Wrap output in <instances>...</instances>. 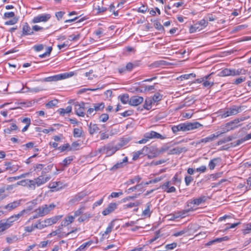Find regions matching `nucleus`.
Wrapping results in <instances>:
<instances>
[{
  "mask_svg": "<svg viewBox=\"0 0 251 251\" xmlns=\"http://www.w3.org/2000/svg\"><path fill=\"white\" fill-rule=\"evenodd\" d=\"M50 178V175H40L34 179H26L19 181L16 185L27 186L30 189L35 190L36 187H39L45 184Z\"/></svg>",
  "mask_w": 251,
  "mask_h": 251,
  "instance_id": "nucleus-1",
  "label": "nucleus"
},
{
  "mask_svg": "<svg viewBox=\"0 0 251 251\" xmlns=\"http://www.w3.org/2000/svg\"><path fill=\"white\" fill-rule=\"evenodd\" d=\"M241 107L233 105L219 112V116L221 118H226L230 116L235 115L241 111Z\"/></svg>",
  "mask_w": 251,
  "mask_h": 251,
  "instance_id": "nucleus-2",
  "label": "nucleus"
},
{
  "mask_svg": "<svg viewBox=\"0 0 251 251\" xmlns=\"http://www.w3.org/2000/svg\"><path fill=\"white\" fill-rule=\"evenodd\" d=\"M243 119H235L233 121H230L226 123L225 125L222 126V129L223 132H221L222 134L223 133H226L230 130H234L235 128L238 127L240 126V125L239 124V122L243 121Z\"/></svg>",
  "mask_w": 251,
  "mask_h": 251,
  "instance_id": "nucleus-3",
  "label": "nucleus"
},
{
  "mask_svg": "<svg viewBox=\"0 0 251 251\" xmlns=\"http://www.w3.org/2000/svg\"><path fill=\"white\" fill-rule=\"evenodd\" d=\"M119 149L117 146L108 144L99 149V151L102 154H105L107 156H111Z\"/></svg>",
  "mask_w": 251,
  "mask_h": 251,
  "instance_id": "nucleus-4",
  "label": "nucleus"
},
{
  "mask_svg": "<svg viewBox=\"0 0 251 251\" xmlns=\"http://www.w3.org/2000/svg\"><path fill=\"white\" fill-rule=\"evenodd\" d=\"M151 151V149L147 146H145L140 151L133 152L132 160H136L139 157L148 155L149 158H151L152 156L148 155L149 152Z\"/></svg>",
  "mask_w": 251,
  "mask_h": 251,
  "instance_id": "nucleus-5",
  "label": "nucleus"
},
{
  "mask_svg": "<svg viewBox=\"0 0 251 251\" xmlns=\"http://www.w3.org/2000/svg\"><path fill=\"white\" fill-rule=\"evenodd\" d=\"M56 207V205L54 203L50 204H44L39 206L37 209L39 211L42 217L45 216L48 214Z\"/></svg>",
  "mask_w": 251,
  "mask_h": 251,
  "instance_id": "nucleus-6",
  "label": "nucleus"
},
{
  "mask_svg": "<svg viewBox=\"0 0 251 251\" xmlns=\"http://www.w3.org/2000/svg\"><path fill=\"white\" fill-rule=\"evenodd\" d=\"M222 134V133H219V132H217L215 134H212L210 136L206 137L204 138L201 139V140L195 142L196 145H198L201 144H206L208 142H212L217 138L220 135ZM195 143H193L192 144L194 145Z\"/></svg>",
  "mask_w": 251,
  "mask_h": 251,
  "instance_id": "nucleus-7",
  "label": "nucleus"
},
{
  "mask_svg": "<svg viewBox=\"0 0 251 251\" xmlns=\"http://www.w3.org/2000/svg\"><path fill=\"white\" fill-rule=\"evenodd\" d=\"M75 114L79 117L85 116V103L83 102H76L74 103Z\"/></svg>",
  "mask_w": 251,
  "mask_h": 251,
  "instance_id": "nucleus-8",
  "label": "nucleus"
},
{
  "mask_svg": "<svg viewBox=\"0 0 251 251\" xmlns=\"http://www.w3.org/2000/svg\"><path fill=\"white\" fill-rule=\"evenodd\" d=\"M51 18L50 14H43L34 17L32 20V23H38L40 22H46Z\"/></svg>",
  "mask_w": 251,
  "mask_h": 251,
  "instance_id": "nucleus-9",
  "label": "nucleus"
},
{
  "mask_svg": "<svg viewBox=\"0 0 251 251\" xmlns=\"http://www.w3.org/2000/svg\"><path fill=\"white\" fill-rule=\"evenodd\" d=\"M69 74H63L60 75H57L51 76H49L47 77H45L43 79V81L44 82H51V81H56L57 80H59L62 79L66 78L68 77Z\"/></svg>",
  "mask_w": 251,
  "mask_h": 251,
  "instance_id": "nucleus-10",
  "label": "nucleus"
},
{
  "mask_svg": "<svg viewBox=\"0 0 251 251\" xmlns=\"http://www.w3.org/2000/svg\"><path fill=\"white\" fill-rule=\"evenodd\" d=\"M87 193L86 191H82L78 193L77 194L75 195L71 200H70V202L71 203H78L86 196H87Z\"/></svg>",
  "mask_w": 251,
  "mask_h": 251,
  "instance_id": "nucleus-11",
  "label": "nucleus"
},
{
  "mask_svg": "<svg viewBox=\"0 0 251 251\" xmlns=\"http://www.w3.org/2000/svg\"><path fill=\"white\" fill-rule=\"evenodd\" d=\"M100 127L103 128V131L106 130V126L104 125H102L99 126V125L97 124H92L91 123L89 126V133L92 135L95 133L99 132L100 129Z\"/></svg>",
  "mask_w": 251,
  "mask_h": 251,
  "instance_id": "nucleus-12",
  "label": "nucleus"
},
{
  "mask_svg": "<svg viewBox=\"0 0 251 251\" xmlns=\"http://www.w3.org/2000/svg\"><path fill=\"white\" fill-rule=\"evenodd\" d=\"M171 181H167L161 185L159 187L160 188L167 193H174L176 191V189L174 186H171Z\"/></svg>",
  "mask_w": 251,
  "mask_h": 251,
  "instance_id": "nucleus-13",
  "label": "nucleus"
},
{
  "mask_svg": "<svg viewBox=\"0 0 251 251\" xmlns=\"http://www.w3.org/2000/svg\"><path fill=\"white\" fill-rule=\"evenodd\" d=\"M194 206L195 205L192 200L188 201L186 203L185 209L181 212V215L184 216V215L188 213L195 211L196 208H194Z\"/></svg>",
  "mask_w": 251,
  "mask_h": 251,
  "instance_id": "nucleus-14",
  "label": "nucleus"
},
{
  "mask_svg": "<svg viewBox=\"0 0 251 251\" xmlns=\"http://www.w3.org/2000/svg\"><path fill=\"white\" fill-rule=\"evenodd\" d=\"M22 216H23V211H20L17 214L13 215L4 220L10 227L13 225L14 222L17 221Z\"/></svg>",
  "mask_w": 251,
  "mask_h": 251,
  "instance_id": "nucleus-15",
  "label": "nucleus"
},
{
  "mask_svg": "<svg viewBox=\"0 0 251 251\" xmlns=\"http://www.w3.org/2000/svg\"><path fill=\"white\" fill-rule=\"evenodd\" d=\"M144 137L149 139H165V137L159 133H157L154 131H151L150 132H146Z\"/></svg>",
  "mask_w": 251,
  "mask_h": 251,
  "instance_id": "nucleus-16",
  "label": "nucleus"
},
{
  "mask_svg": "<svg viewBox=\"0 0 251 251\" xmlns=\"http://www.w3.org/2000/svg\"><path fill=\"white\" fill-rule=\"evenodd\" d=\"M62 215H57L50 218L46 219L44 220L45 226L47 227L52 225L56 224L58 221L62 218Z\"/></svg>",
  "mask_w": 251,
  "mask_h": 251,
  "instance_id": "nucleus-17",
  "label": "nucleus"
},
{
  "mask_svg": "<svg viewBox=\"0 0 251 251\" xmlns=\"http://www.w3.org/2000/svg\"><path fill=\"white\" fill-rule=\"evenodd\" d=\"M144 99L142 97L134 96L131 97L129 101V104L132 106H137L143 101Z\"/></svg>",
  "mask_w": 251,
  "mask_h": 251,
  "instance_id": "nucleus-18",
  "label": "nucleus"
},
{
  "mask_svg": "<svg viewBox=\"0 0 251 251\" xmlns=\"http://www.w3.org/2000/svg\"><path fill=\"white\" fill-rule=\"evenodd\" d=\"M34 33L32 31V27H30L27 23H25L22 27V36L33 35Z\"/></svg>",
  "mask_w": 251,
  "mask_h": 251,
  "instance_id": "nucleus-19",
  "label": "nucleus"
},
{
  "mask_svg": "<svg viewBox=\"0 0 251 251\" xmlns=\"http://www.w3.org/2000/svg\"><path fill=\"white\" fill-rule=\"evenodd\" d=\"M21 200L14 201L5 205L3 208L9 211H12L19 206L21 204Z\"/></svg>",
  "mask_w": 251,
  "mask_h": 251,
  "instance_id": "nucleus-20",
  "label": "nucleus"
},
{
  "mask_svg": "<svg viewBox=\"0 0 251 251\" xmlns=\"http://www.w3.org/2000/svg\"><path fill=\"white\" fill-rule=\"evenodd\" d=\"M117 208V204L116 203H110L108 204V206L102 211V214L104 216H106L113 212Z\"/></svg>",
  "mask_w": 251,
  "mask_h": 251,
  "instance_id": "nucleus-21",
  "label": "nucleus"
},
{
  "mask_svg": "<svg viewBox=\"0 0 251 251\" xmlns=\"http://www.w3.org/2000/svg\"><path fill=\"white\" fill-rule=\"evenodd\" d=\"M5 166L6 170L9 171L12 173L16 172L20 168V166L17 164H13L11 162H6L4 164Z\"/></svg>",
  "mask_w": 251,
  "mask_h": 251,
  "instance_id": "nucleus-22",
  "label": "nucleus"
},
{
  "mask_svg": "<svg viewBox=\"0 0 251 251\" xmlns=\"http://www.w3.org/2000/svg\"><path fill=\"white\" fill-rule=\"evenodd\" d=\"M62 183L60 181H54L51 182L49 183V187L50 189H52L53 191H59L60 190L62 186Z\"/></svg>",
  "mask_w": 251,
  "mask_h": 251,
  "instance_id": "nucleus-23",
  "label": "nucleus"
},
{
  "mask_svg": "<svg viewBox=\"0 0 251 251\" xmlns=\"http://www.w3.org/2000/svg\"><path fill=\"white\" fill-rule=\"evenodd\" d=\"M127 162V157H125L122 162H117L110 169V171H115L117 169L122 168L126 165Z\"/></svg>",
  "mask_w": 251,
  "mask_h": 251,
  "instance_id": "nucleus-24",
  "label": "nucleus"
},
{
  "mask_svg": "<svg viewBox=\"0 0 251 251\" xmlns=\"http://www.w3.org/2000/svg\"><path fill=\"white\" fill-rule=\"evenodd\" d=\"M221 160L220 157H216L211 159L208 164L209 169L211 170H214L215 166L221 163Z\"/></svg>",
  "mask_w": 251,
  "mask_h": 251,
  "instance_id": "nucleus-25",
  "label": "nucleus"
},
{
  "mask_svg": "<svg viewBox=\"0 0 251 251\" xmlns=\"http://www.w3.org/2000/svg\"><path fill=\"white\" fill-rule=\"evenodd\" d=\"M187 124L188 131L194 130L195 129L199 128L200 127L203 126L200 123L198 122H195L193 123L187 122Z\"/></svg>",
  "mask_w": 251,
  "mask_h": 251,
  "instance_id": "nucleus-26",
  "label": "nucleus"
},
{
  "mask_svg": "<svg viewBox=\"0 0 251 251\" xmlns=\"http://www.w3.org/2000/svg\"><path fill=\"white\" fill-rule=\"evenodd\" d=\"M230 75L235 76L240 75H245L246 73V71L244 69H230Z\"/></svg>",
  "mask_w": 251,
  "mask_h": 251,
  "instance_id": "nucleus-27",
  "label": "nucleus"
},
{
  "mask_svg": "<svg viewBox=\"0 0 251 251\" xmlns=\"http://www.w3.org/2000/svg\"><path fill=\"white\" fill-rule=\"evenodd\" d=\"M75 217L72 215L66 216L62 221L64 226H66L72 223L75 220Z\"/></svg>",
  "mask_w": 251,
  "mask_h": 251,
  "instance_id": "nucleus-28",
  "label": "nucleus"
},
{
  "mask_svg": "<svg viewBox=\"0 0 251 251\" xmlns=\"http://www.w3.org/2000/svg\"><path fill=\"white\" fill-rule=\"evenodd\" d=\"M187 149L185 147H176L170 150V153L175 154H179L183 151H186Z\"/></svg>",
  "mask_w": 251,
  "mask_h": 251,
  "instance_id": "nucleus-29",
  "label": "nucleus"
},
{
  "mask_svg": "<svg viewBox=\"0 0 251 251\" xmlns=\"http://www.w3.org/2000/svg\"><path fill=\"white\" fill-rule=\"evenodd\" d=\"M206 200V197L205 196H202L199 198L194 199L192 200L194 205L198 206L204 202Z\"/></svg>",
  "mask_w": 251,
  "mask_h": 251,
  "instance_id": "nucleus-30",
  "label": "nucleus"
},
{
  "mask_svg": "<svg viewBox=\"0 0 251 251\" xmlns=\"http://www.w3.org/2000/svg\"><path fill=\"white\" fill-rule=\"evenodd\" d=\"M170 181L172 185L179 186L181 182V179L179 178L177 174H176Z\"/></svg>",
  "mask_w": 251,
  "mask_h": 251,
  "instance_id": "nucleus-31",
  "label": "nucleus"
},
{
  "mask_svg": "<svg viewBox=\"0 0 251 251\" xmlns=\"http://www.w3.org/2000/svg\"><path fill=\"white\" fill-rule=\"evenodd\" d=\"M139 66L138 62L135 61L134 63L128 62L126 65V69L127 72H131L133 68Z\"/></svg>",
  "mask_w": 251,
  "mask_h": 251,
  "instance_id": "nucleus-32",
  "label": "nucleus"
},
{
  "mask_svg": "<svg viewBox=\"0 0 251 251\" xmlns=\"http://www.w3.org/2000/svg\"><path fill=\"white\" fill-rule=\"evenodd\" d=\"M9 228H10V226L4 219L0 221V233L4 231Z\"/></svg>",
  "mask_w": 251,
  "mask_h": 251,
  "instance_id": "nucleus-33",
  "label": "nucleus"
},
{
  "mask_svg": "<svg viewBox=\"0 0 251 251\" xmlns=\"http://www.w3.org/2000/svg\"><path fill=\"white\" fill-rule=\"evenodd\" d=\"M72 107L68 106L66 108H60L58 110V112L61 115L64 116L65 114L70 113L72 111Z\"/></svg>",
  "mask_w": 251,
  "mask_h": 251,
  "instance_id": "nucleus-34",
  "label": "nucleus"
},
{
  "mask_svg": "<svg viewBox=\"0 0 251 251\" xmlns=\"http://www.w3.org/2000/svg\"><path fill=\"white\" fill-rule=\"evenodd\" d=\"M153 102L151 98H147L144 104V108L147 110H150L151 108V105Z\"/></svg>",
  "mask_w": 251,
  "mask_h": 251,
  "instance_id": "nucleus-35",
  "label": "nucleus"
},
{
  "mask_svg": "<svg viewBox=\"0 0 251 251\" xmlns=\"http://www.w3.org/2000/svg\"><path fill=\"white\" fill-rule=\"evenodd\" d=\"M18 129V126L15 124H12L10 127L4 129V132L5 134H10L12 131L16 130Z\"/></svg>",
  "mask_w": 251,
  "mask_h": 251,
  "instance_id": "nucleus-36",
  "label": "nucleus"
},
{
  "mask_svg": "<svg viewBox=\"0 0 251 251\" xmlns=\"http://www.w3.org/2000/svg\"><path fill=\"white\" fill-rule=\"evenodd\" d=\"M141 179V177L139 176H136L132 179H129L126 183L127 185H131L135 183V182L139 183Z\"/></svg>",
  "mask_w": 251,
  "mask_h": 251,
  "instance_id": "nucleus-37",
  "label": "nucleus"
},
{
  "mask_svg": "<svg viewBox=\"0 0 251 251\" xmlns=\"http://www.w3.org/2000/svg\"><path fill=\"white\" fill-rule=\"evenodd\" d=\"M151 206V204L150 202H148L147 203L146 208L144 210H143V211L142 212V215H143L144 216L149 217H150L151 213L150 210Z\"/></svg>",
  "mask_w": 251,
  "mask_h": 251,
  "instance_id": "nucleus-38",
  "label": "nucleus"
},
{
  "mask_svg": "<svg viewBox=\"0 0 251 251\" xmlns=\"http://www.w3.org/2000/svg\"><path fill=\"white\" fill-rule=\"evenodd\" d=\"M114 222L115 221L113 220L110 223H109L105 231H104V233L102 234V236H104V235H107L111 232L114 226Z\"/></svg>",
  "mask_w": 251,
  "mask_h": 251,
  "instance_id": "nucleus-39",
  "label": "nucleus"
},
{
  "mask_svg": "<svg viewBox=\"0 0 251 251\" xmlns=\"http://www.w3.org/2000/svg\"><path fill=\"white\" fill-rule=\"evenodd\" d=\"M201 30V27H200L198 24L197 23L190 27L189 32L193 33L197 31H200Z\"/></svg>",
  "mask_w": 251,
  "mask_h": 251,
  "instance_id": "nucleus-40",
  "label": "nucleus"
},
{
  "mask_svg": "<svg viewBox=\"0 0 251 251\" xmlns=\"http://www.w3.org/2000/svg\"><path fill=\"white\" fill-rule=\"evenodd\" d=\"M120 100L123 104H126L128 102L129 103V95L127 94H125L119 96Z\"/></svg>",
  "mask_w": 251,
  "mask_h": 251,
  "instance_id": "nucleus-41",
  "label": "nucleus"
},
{
  "mask_svg": "<svg viewBox=\"0 0 251 251\" xmlns=\"http://www.w3.org/2000/svg\"><path fill=\"white\" fill-rule=\"evenodd\" d=\"M75 158V157L74 156H70L65 158L63 160L62 164L64 167H67V166L71 163Z\"/></svg>",
  "mask_w": 251,
  "mask_h": 251,
  "instance_id": "nucleus-42",
  "label": "nucleus"
},
{
  "mask_svg": "<svg viewBox=\"0 0 251 251\" xmlns=\"http://www.w3.org/2000/svg\"><path fill=\"white\" fill-rule=\"evenodd\" d=\"M85 209V206L82 205L79 207V208L76 211L74 212V215L73 216L75 217V218L76 217H78L80 216V215L82 214L83 213V211Z\"/></svg>",
  "mask_w": 251,
  "mask_h": 251,
  "instance_id": "nucleus-43",
  "label": "nucleus"
},
{
  "mask_svg": "<svg viewBox=\"0 0 251 251\" xmlns=\"http://www.w3.org/2000/svg\"><path fill=\"white\" fill-rule=\"evenodd\" d=\"M105 104L103 102L98 103L94 104V108L95 111H99L103 110L104 108Z\"/></svg>",
  "mask_w": 251,
  "mask_h": 251,
  "instance_id": "nucleus-44",
  "label": "nucleus"
},
{
  "mask_svg": "<svg viewBox=\"0 0 251 251\" xmlns=\"http://www.w3.org/2000/svg\"><path fill=\"white\" fill-rule=\"evenodd\" d=\"M83 131L81 129L75 128L74 129L73 135L74 137H80L82 135Z\"/></svg>",
  "mask_w": 251,
  "mask_h": 251,
  "instance_id": "nucleus-45",
  "label": "nucleus"
},
{
  "mask_svg": "<svg viewBox=\"0 0 251 251\" xmlns=\"http://www.w3.org/2000/svg\"><path fill=\"white\" fill-rule=\"evenodd\" d=\"M92 242H93L92 241H89L88 242H87L86 243L82 244L76 250V251H82L84 250L85 248L90 246L92 244Z\"/></svg>",
  "mask_w": 251,
  "mask_h": 251,
  "instance_id": "nucleus-46",
  "label": "nucleus"
},
{
  "mask_svg": "<svg viewBox=\"0 0 251 251\" xmlns=\"http://www.w3.org/2000/svg\"><path fill=\"white\" fill-rule=\"evenodd\" d=\"M154 26L156 29L160 31L164 32L165 31L164 27L158 21H154Z\"/></svg>",
  "mask_w": 251,
  "mask_h": 251,
  "instance_id": "nucleus-47",
  "label": "nucleus"
},
{
  "mask_svg": "<svg viewBox=\"0 0 251 251\" xmlns=\"http://www.w3.org/2000/svg\"><path fill=\"white\" fill-rule=\"evenodd\" d=\"M162 98V95H161L159 93H156L152 98L151 99L153 103L158 102L159 101L161 100Z\"/></svg>",
  "mask_w": 251,
  "mask_h": 251,
  "instance_id": "nucleus-48",
  "label": "nucleus"
},
{
  "mask_svg": "<svg viewBox=\"0 0 251 251\" xmlns=\"http://www.w3.org/2000/svg\"><path fill=\"white\" fill-rule=\"evenodd\" d=\"M18 240V238L16 235H12L11 237H7L6 238V241L8 244H11L17 242Z\"/></svg>",
  "mask_w": 251,
  "mask_h": 251,
  "instance_id": "nucleus-49",
  "label": "nucleus"
},
{
  "mask_svg": "<svg viewBox=\"0 0 251 251\" xmlns=\"http://www.w3.org/2000/svg\"><path fill=\"white\" fill-rule=\"evenodd\" d=\"M53 167V165H49L47 167L43 168L41 175H46V174L50 171Z\"/></svg>",
  "mask_w": 251,
  "mask_h": 251,
  "instance_id": "nucleus-50",
  "label": "nucleus"
},
{
  "mask_svg": "<svg viewBox=\"0 0 251 251\" xmlns=\"http://www.w3.org/2000/svg\"><path fill=\"white\" fill-rule=\"evenodd\" d=\"M34 227L35 228L42 229L46 226H45V223H44V221L40 222L38 221L35 224H34Z\"/></svg>",
  "mask_w": 251,
  "mask_h": 251,
  "instance_id": "nucleus-51",
  "label": "nucleus"
},
{
  "mask_svg": "<svg viewBox=\"0 0 251 251\" xmlns=\"http://www.w3.org/2000/svg\"><path fill=\"white\" fill-rule=\"evenodd\" d=\"M182 127L181 124H180L177 126H173L172 127V130L174 133H176L178 131H182Z\"/></svg>",
  "mask_w": 251,
  "mask_h": 251,
  "instance_id": "nucleus-52",
  "label": "nucleus"
},
{
  "mask_svg": "<svg viewBox=\"0 0 251 251\" xmlns=\"http://www.w3.org/2000/svg\"><path fill=\"white\" fill-rule=\"evenodd\" d=\"M187 232V229H184L182 230H180L179 231L175 232H174L172 236L175 237H178L183 235L184 234H185Z\"/></svg>",
  "mask_w": 251,
  "mask_h": 251,
  "instance_id": "nucleus-53",
  "label": "nucleus"
},
{
  "mask_svg": "<svg viewBox=\"0 0 251 251\" xmlns=\"http://www.w3.org/2000/svg\"><path fill=\"white\" fill-rule=\"evenodd\" d=\"M196 77V74H194V73H191V74H185V75H182L180 76V78H181V80H182V79H189V78L190 77Z\"/></svg>",
  "mask_w": 251,
  "mask_h": 251,
  "instance_id": "nucleus-54",
  "label": "nucleus"
},
{
  "mask_svg": "<svg viewBox=\"0 0 251 251\" xmlns=\"http://www.w3.org/2000/svg\"><path fill=\"white\" fill-rule=\"evenodd\" d=\"M193 177L190 176H186L184 178L185 183L186 186H189L190 183L193 181Z\"/></svg>",
  "mask_w": 251,
  "mask_h": 251,
  "instance_id": "nucleus-55",
  "label": "nucleus"
},
{
  "mask_svg": "<svg viewBox=\"0 0 251 251\" xmlns=\"http://www.w3.org/2000/svg\"><path fill=\"white\" fill-rule=\"evenodd\" d=\"M200 27H201V29L205 27L208 24V22L204 19H202L201 21L197 22Z\"/></svg>",
  "mask_w": 251,
  "mask_h": 251,
  "instance_id": "nucleus-56",
  "label": "nucleus"
},
{
  "mask_svg": "<svg viewBox=\"0 0 251 251\" xmlns=\"http://www.w3.org/2000/svg\"><path fill=\"white\" fill-rule=\"evenodd\" d=\"M138 205V202H136V203L130 202L129 203L126 204L124 205L123 207H124V209H127V208H132L134 206L137 207Z\"/></svg>",
  "mask_w": 251,
  "mask_h": 251,
  "instance_id": "nucleus-57",
  "label": "nucleus"
},
{
  "mask_svg": "<svg viewBox=\"0 0 251 251\" xmlns=\"http://www.w3.org/2000/svg\"><path fill=\"white\" fill-rule=\"evenodd\" d=\"M250 232H251V223L247 224L245 228L243 230L244 234H248Z\"/></svg>",
  "mask_w": 251,
  "mask_h": 251,
  "instance_id": "nucleus-58",
  "label": "nucleus"
},
{
  "mask_svg": "<svg viewBox=\"0 0 251 251\" xmlns=\"http://www.w3.org/2000/svg\"><path fill=\"white\" fill-rule=\"evenodd\" d=\"M108 118H109L108 115L107 114L104 113V114H102L100 116L99 119H100V122H105L108 120Z\"/></svg>",
  "mask_w": 251,
  "mask_h": 251,
  "instance_id": "nucleus-59",
  "label": "nucleus"
},
{
  "mask_svg": "<svg viewBox=\"0 0 251 251\" xmlns=\"http://www.w3.org/2000/svg\"><path fill=\"white\" fill-rule=\"evenodd\" d=\"M177 246V243L174 242L171 244H167L165 246V248L166 250H171L176 248Z\"/></svg>",
  "mask_w": 251,
  "mask_h": 251,
  "instance_id": "nucleus-60",
  "label": "nucleus"
},
{
  "mask_svg": "<svg viewBox=\"0 0 251 251\" xmlns=\"http://www.w3.org/2000/svg\"><path fill=\"white\" fill-rule=\"evenodd\" d=\"M57 103V101L56 100H50L46 104V106L48 108H51L55 106Z\"/></svg>",
  "mask_w": 251,
  "mask_h": 251,
  "instance_id": "nucleus-61",
  "label": "nucleus"
},
{
  "mask_svg": "<svg viewBox=\"0 0 251 251\" xmlns=\"http://www.w3.org/2000/svg\"><path fill=\"white\" fill-rule=\"evenodd\" d=\"M32 31H42L45 28L43 27L40 26L38 25H34L32 26Z\"/></svg>",
  "mask_w": 251,
  "mask_h": 251,
  "instance_id": "nucleus-62",
  "label": "nucleus"
},
{
  "mask_svg": "<svg viewBox=\"0 0 251 251\" xmlns=\"http://www.w3.org/2000/svg\"><path fill=\"white\" fill-rule=\"evenodd\" d=\"M44 166V164H37L34 166V170L37 172H38L43 169Z\"/></svg>",
  "mask_w": 251,
  "mask_h": 251,
  "instance_id": "nucleus-63",
  "label": "nucleus"
},
{
  "mask_svg": "<svg viewBox=\"0 0 251 251\" xmlns=\"http://www.w3.org/2000/svg\"><path fill=\"white\" fill-rule=\"evenodd\" d=\"M214 85V82L209 80H204L202 85L204 87H210Z\"/></svg>",
  "mask_w": 251,
  "mask_h": 251,
  "instance_id": "nucleus-64",
  "label": "nucleus"
}]
</instances>
